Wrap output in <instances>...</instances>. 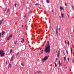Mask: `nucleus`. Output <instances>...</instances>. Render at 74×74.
Segmentation results:
<instances>
[{"label": "nucleus", "mask_w": 74, "mask_h": 74, "mask_svg": "<svg viewBox=\"0 0 74 74\" xmlns=\"http://www.w3.org/2000/svg\"><path fill=\"white\" fill-rule=\"evenodd\" d=\"M46 2L47 3H50V1H49V0H46Z\"/></svg>", "instance_id": "9"}, {"label": "nucleus", "mask_w": 74, "mask_h": 74, "mask_svg": "<svg viewBox=\"0 0 74 74\" xmlns=\"http://www.w3.org/2000/svg\"><path fill=\"white\" fill-rule=\"evenodd\" d=\"M21 42H22L23 43L24 42V38H23L21 39Z\"/></svg>", "instance_id": "5"}, {"label": "nucleus", "mask_w": 74, "mask_h": 74, "mask_svg": "<svg viewBox=\"0 0 74 74\" xmlns=\"http://www.w3.org/2000/svg\"><path fill=\"white\" fill-rule=\"evenodd\" d=\"M61 16H62V17L63 18L64 16V14H62V13H61Z\"/></svg>", "instance_id": "12"}, {"label": "nucleus", "mask_w": 74, "mask_h": 74, "mask_svg": "<svg viewBox=\"0 0 74 74\" xmlns=\"http://www.w3.org/2000/svg\"><path fill=\"white\" fill-rule=\"evenodd\" d=\"M60 18H61V17H60Z\"/></svg>", "instance_id": "56"}, {"label": "nucleus", "mask_w": 74, "mask_h": 74, "mask_svg": "<svg viewBox=\"0 0 74 74\" xmlns=\"http://www.w3.org/2000/svg\"><path fill=\"white\" fill-rule=\"evenodd\" d=\"M67 60L68 61H69V58H67Z\"/></svg>", "instance_id": "35"}, {"label": "nucleus", "mask_w": 74, "mask_h": 74, "mask_svg": "<svg viewBox=\"0 0 74 74\" xmlns=\"http://www.w3.org/2000/svg\"><path fill=\"white\" fill-rule=\"evenodd\" d=\"M60 11H62V10H64V9H63V8L61 6L60 7Z\"/></svg>", "instance_id": "6"}, {"label": "nucleus", "mask_w": 74, "mask_h": 74, "mask_svg": "<svg viewBox=\"0 0 74 74\" xmlns=\"http://www.w3.org/2000/svg\"><path fill=\"white\" fill-rule=\"evenodd\" d=\"M21 66H23V63H21Z\"/></svg>", "instance_id": "36"}, {"label": "nucleus", "mask_w": 74, "mask_h": 74, "mask_svg": "<svg viewBox=\"0 0 74 74\" xmlns=\"http://www.w3.org/2000/svg\"><path fill=\"white\" fill-rule=\"evenodd\" d=\"M5 33V32L4 31H3L2 32V35L3 36Z\"/></svg>", "instance_id": "11"}, {"label": "nucleus", "mask_w": 74, "mask_h": 74, "mask_svg": "<svg viewBox=\"0 0 74 74\" xmlns=\"http://www.w3.org/2000/svg\"><path fill=\"white\" fill-rule=\"evenodd\" d=\"M40 48V50H41V49H42V48Z\"/></svg>", "instance_id": "42"}, {"label": "nucleus", "mask_w": 74, "mask_h": 74, "mask_svg": "<svg viewBox=\"0 0 74 74\" xmlns=\"http://www.w3.org/2000/svg\"><path fill=\"white\" fill-rule=\"evenodd\" d=\"M12 49H11L10 50V53H11V52H12Z\"/></svg>", "instance_id": "23"}, {"label": "nucleus", "mask_w": 74, "mask_h": 74, "mask_svg": "<svg viewBox=\"0 0 74 74\" xmlns=\"http://www.w3.org/2000/svg\"><path fill=\"white\" fill-rule=\"evenodd\" d=\"M48 44H46V45L45 46V51L46 53H49L50 52V51H51V49L50 48V45L49 43H47Z\"/></svg>", "instance_id": "1"}, {"label": "nucleus", "mask_w": 74, "mask_h": 74, "mask_svg": "<svg viewBox=\"0 0 74 74\" xmlns=\"http://www.w3.org/2000/svg\"><path fill=\"white\" fill-rule=\"evenodd\" d=\"M10 38L9 36L7 39L6 40H9Z\"/></svg>", "instance_id": "14"}, {"label": "nucleus", "mask_w": 74, "mask_h": 74, "mask_svg": "<svg viewBox=\"0 0 74 74\" xmlns=\"http://www.w3.org/2000/svg\"><path fill=\"white\" fill-rule=\"evenodd\" d=\"M39 32H41V31L39 30Z\"/></svg>", "instance_id": "47"}, {"label": "nucleus", "mask_w": 74, "mask_h": 74, "mask_svg": "<svg viewBox=\"0 0 74 74\" xmlns=\"http://www.w3.org/2000/svg\"><path fill=\"white\" fill-rule=\"evenodd\" d=\"M4 55H5V53H4V51L2 50H0V56H4Z\"/></svg>", "instance_id": "2"}, {"label": "nucleus", "mask_w": 74, "mask_h": 74, "mask_svg": "<svg viewBox=\"0 0 74 74\" xmlns=\"http://www.w3.org/2000/svg\"><path fill=\"white\" fill-rule=\"evenodd\" d=\"M17 42V40H16V42H15V44L16 45V43Z\"/></svg>", "instance_id": "28"}, {"label": "nucleus", "mask_w": 74, "mask_h": 74, "mask_svg": "<svg viewBox=\"0 0 74 74\" xmlns=\"http://www.w3.org/2000/svg\"><path fill=\"white\" fill-rule=\"evenodd\" d=\"M38 60H38V59L37 61H38Z\"/></svg>", "instance_id": "53"}, {"label": "nucleus", "mask_w": 74, "mask_h": 74, "mask_svg": "<svg viewBox=\"0 0 74 74\" xmlns=\"http://www.w3.org/2000/svg\"><path fill=\"white\" fill-rule=\"evenodd\" d=\"M14 57V55H13L11 58V60H10L11 61H12V60H13Z\"/></svg>", "instance_id": "7"}, {"label": "nucleus", "mask_w": 74, "mask_h": 74, "mask_svg": "<svg viewBox=\"0 0 74 74\" xmlns=\"http://www.w3.org/2000/svg\"><path fill=\"white\" fill-rule=\"evenodd\" d=\"M60 51H59L58 52L57 54L58 55H60Z\"/></svg>", "instance_id": "20"}, {"label": "nucleus", "mask_w": 74, "mask_h": 74, "mask_svg": "<svg viewBox=\"0 0 74 74\" xmlns=\"http://www.w3.org/2000/svg\"><path fill=\"white\" fill-rule=\"evenodd\" d=\"M52 12H53V10H52Z\"/></svg>", "instance_id": "57"}, {"label": "nucleus", "mask_w": 74, "mask_h": 74, "mask_svg": "<svg viewBox=\"0 0 74 74\" xmlns=\"http://www.w3.org/2000/svg\"><path fill=\"white\" fill-rule=\"evenodd\" d=\"M34 74H36V73H34Z\"/></svg>", "instance_id": "48"}, {"label": "nucleus", "mask_w": 74, "mask_h": 74, "mask_svg": "<svg viewBox=\"0 0 74 74\" xmlns=\"http://www.w3.org/2000/svg\"><path fill=\"white\" fill-rule=\"evenodd\" d=\"M65 5H66V6L67 5V4H66V3H65Z\"/></svg>", "instance_id": "38"}, {"label": "nucleus", "mask_w": 74, "mask_h": 74, "mask_svg": "<svg viewBox=\"0 0 74 74\" xmlns=\"http://www.w3.org/2000/svg\"><path fill=\"white\" fill-rule=\"evenodd\" d=\"M48 57L47 56H46L44 58L42 59V62H44L46 60H47L48 59Z\"/></svg>", "instance_id": "3"}, {"label": "nucleus", "mask_w": 74, "mask_h": 74, "mask_svg": "<svg viewBox=\"0 0 74 74\" xmlns=\"http://www.w3.org/2000/svg\"><path fill=\"white\" fill-rule=\"evenodd\" d=\"M19 53H17L16 54V56H18V55H19Z\"/></svg>", "instance_id": "30"}, {"label": "nucleus", "mask_w": 74, "mask_h": 74, "mask_svg": "<svg viewBox=\"0 0 74 74\" xmlns=\"http://www.w3.org/2000/svg\"><path fill=\"white\" fill-rule=\"evenodd\" d=\"M63 53H64V55H65V54H64V52Z\"/></svg>", "instance_id": "51"}, {"label": "nucleus", "mask_w": 74, "mask_h": 74, "mask_svg": "<svg viewBox=\"0 0 74 74\" xmlns=\"http://www.w3.org/2000/svg\"><path fill=\"white\" fill-rule=\"evenodd\" d=\"M11 64H9L8 66V69H10V68H11Z\"/></svg>", "instance_id": "8"}, {"label": "nucleus", "mask_w": 74, "mask_h": 74, "mask_svg": "<svg viewBox=\"0 0 74 74\" xmlns=\"http://www.w3.org/2000/svg\"><path fill=\"white\" fill-rule=\"evenodd\" d=\"M56 35H58V31L56 30Z\"/></svg>", "instance_id": "19"}, {"label": "nucleus", "mask_w": 74, "mask_h": 74, "mask_svg": "<svg viewBox=\"0 0 74 74\" xmlns=\"http://www.w3.org/2000/svg\"><path fill=\"white\" fill-rule=\"evenodd\" d=\"M59 30H60V28H59Z\"/></svg>", "instance_id": "50"}, {"label": "nucleus", "mask_w": 74, "mask_h": 74, "mask_svg": "<svg viewBox=\"0 0 74 74\" xmlns=\"http://www.w3.org/2000/svg\"><path fill=\"white\" fill-rule=\"evenodd\" d=\"M35 5H40V4L38 3H36L35 4Z\"/></svg>", "instance_id": "18"}, {"label": "nucleus", "mask_w": 74, "mask_h": 74, "mask_svg": "<svg viewBox=\"0 0 74 74\" xmlns=\"http://www.w3.org/2000/svg\"><path fill=\"white\" fill-rule=\"evenodd\" d=\"M1 37V33H0V37Z\"/></svg>", "instance_id": "41"}, {"label": "nucleus", "mask_w": 74, "mask_h": 74, "mask_svg": "<svg viewBox=\"0 0 74 74\" xmlns=\"http://www.w3.org/2000/svg\"><path fill=\"white\" fill-rule=\"evenodd\" d=\"M9 37L10 38V37H12V35L10 34L9 35Z\"/></svg>", "instance_id": "15"}, {"label": "nucleus", "mask_w": 74, "mask_h": 74, "mask_svg": "<svg viewBox=\"0 0 74 74\" xmlns=\"http://www.w3.org/2000/svg\"><path fill=\"white\" fill-rule=\"evenodd\" d=\"M21 44L20 43V47H21Z\"/></svg>", "instance_id": "43"}, {"label": "nucleus", "mask_w": 74, "mask_h": 74, "mask_svg": "<svg viewBox=\"0 0 74 74\" xmlns=\"http://www.w3.org/2000/svg\"><path fill=\"white\" fill-rule=\"evenodd\" d=\"M70 48H71V53H72V48H71V47H70Z\"/></svg>", "instance_id": "13"}, {"label": "nucleus", "mask_w": 74, "mask_h": 74, "mask_svg": "<svg viewBox=\"0 0 74 74\" xmlns=\"http://www.w3.org/2000/svg\"><path fill=\"white\" fill-rule=\"evenodd\" d=\"M16 3L14 4V6L15 7H16Z\"/></svg>", "instance_id": "34"}, {"label": "nucleus", "mask_w": 74, "mask_h": 74, "mask_svg": "<svg viewBox=\"0 0 74 74\" xmlns=\"http://www.w3.org/2000/svg\"><path fill=\"white\" fill-rule=\"evenodd\" d=\"M22 27H23V25H22Z\"/></svg>", "instance_id": "55"}, {"label": "nucleus", "mask_w": 74, "mask_h": 74, "mask_svg": "<svg viewBox=\"0 0 74 74\" xmlns=\"http://www.w3.org/2000/svg\"><path fill=\"white\" fill-rule=\"evenodd\" d=\"M0 27H1V26H0Z\"/></svg>", "instance_id": "58"}, {"label": "nucleus", "mask_w": 74, "mask_h": 74, "mask_svg": "<svg viewBox=\"0 0 74 74\" xmlns=\"http://www.w3.org/2000/svg\"><path fill=\"white\" fill-rule=\"evenodd\" d=\"M58 64L59 65V67H60V66H62V64L60 63V61H59L58 62Z\"/></svg>", "instance_id": "4"}, {"label": "nucleus", "mask_w": 74, "mask_h": 74, "mask_svg": "<svg viewBox=\"0 0 74 74\" xmlns=\"http://www.w3.org/2000/svg\"><path fill=\"white\" fill-rule=\"evenodd\" d=\"M66 53L67 55H69V53H68V51H67V50H66Z\"/></svg>", "instance_id": "21"}, {"label": "nucleus", "mask_w": 74, "mask_h": 74, "mask_svg": "<svg viewBox=\"0 0 74 74\" xmlns=\"http://www.w3.org/2000/svg\"><path fill=\"white\" fill-rule=\"evenodd\" d=\"M38 74H40L41 73V71H39L38 72Z\"/></svg>", "instance_id": "22"}, {"label": "nucleus", "mask_w": 74, "mask_h": 74, "mask_svg": "<svg viewBox=\"0 0 74 74\" xmlns=\"http://www.w3.org/2000/svg\"><path fill=\"white\" fill-rule=\"evenodd\" d=\"M58 28H57L56 30L58 31Z\"/></svg>", "instance_id": "40"}, {"label": "nucleus", "mask_w": 74, "mask_h": 74, "mask_svg": "<svg viewBox=\"0 0 74 74\" xmlns=\"http://www.w3.org/2000/svg\"><path fill=\"white\" fill-rule=\"evenodd\" d=\"M55 67H56V66H57L56 65V63H55Z\"/></svg>", "instance_id": "33"}, {"label": "nucleus", "mask_w": 74, "mask_h": 74, "mask_svg": "<svg viewBox=\"0 0 74 74\" xmlns=\"http://www.w3.org/2000/svg\"><path fill=\"white\" fill-rule=\"evenodd\" d=\"M45 42H46V41H45L44 42V43H45Z\"/></svg>", "instance_id": "52"}, {"label": "nucleus", "mask_w": 74, "mask_h": 74, "mask_svg": "<svg viewBox=\"0 0 74 74\" xmlns=\"http://www.w3.org/2000/svg\"><path fill=\"white\" fill-rule=\"evenodd\" d=\"M56 60H58V58H56Z\"/></svg>", "instance_id": "44"}, {"label": "nucleus", "mask_w": 74, "mask_h": 74, "mask_svg": "<svg viewBox=\"0 0 74 74\" xmlns=\"http://www.w3.org/2000/svg\"><path fill=\"white\" fill-rule=\"evenodd\" d=\"M74 59H73V62H74Z\"/></svg>", "instance_id": "49"}, {"label": "nucleus", "mask_w": 74, "mask_h": 74, "mask_svg": "<svg viewBox=\"0 0 74 74\" xmlns=\"http://www.w3.org/2000/svg\"><path fill=\"white\" fill-rule=\"evenodd\" d=\"M67 44H68V45L69 46V41H67Z\"/></svg>", "instance_id": "26"}, {"label": "nucleus", "mask_w": 74, "mask_h": 74, "mask_svg": "<svg viewBox=\"0 0 74 74\" xmlns=\"http://www.w3.org/2000/svg\"><path fill=\"white\" fill-rule=\"evenodd\" d=\"M32 12H33V11H30L29 12V13H32Z\"/></svg>", "instance_id": "24"}, {"label": "nucleus", "mask_w": 74, "mask_h": 74, "mask_svg": "<svg viewBox=\"0 0 74 74\" xmlns=\"http://www.w3.org/2000/svg\"><path fill=\"white\" fill-rule=\"evenodd\" d=\"M59 54H57V57L58 58H59Z\"/></svg>", "instance_id": "32"}, {"label": "nucleus", "mask_w": 74, "mask_h": 74, "mask_svg": "<svg viewBox=\"0 0 74 74\" xmlns=\"http://www.w3.org/2000/svg\"><path fill=\"white\" fill-rule=\"evenodd\" d=\"M7 10V8H6L5 10H3L4 11H6V10Z\"/></svg>", "instance_id": "16"}, {"label": "nucleus", "mask_w": 74, "mask_h": 74, "mask_svg": "<svg viewBox=\"0 0 74 74\" xmlns=\"http://www.w3.org/2000/svg\"><path fill=\"white\" fill-rule=\"evenodd\" d=\"M9 8L8 9V10L7 11V12H9Z\"/></svg>", "instance_id": "27"}, {"label": "nucleus", "mask_w": 74, "mask_h": 74, "mask_svg": "<svg viewBox=\"0 0 74 74\" xmlns=\"http://www.w3.org/2000/svg\"><path fill=\"white\" fill-rule=\"evenodd\" d=\"M67 15H68V18H70V17L69 16V14H67Z\"/></svg>", "instance_id": "31"}, {"label": "nucleus", "mask_w": 74, "mask_h": 74, "mask_svg": "<svg viewBox=\"0 0 74 74\" xmlns=\"http://www.w3.org/2000/svg\"><path fill=\"white\" fill-rule=\"evenodd\" d=\"M7 61H6V62H5V63H6V64H7Z\"/></svg>", "instance_id": "46"}, {"label": "nucleus", "mask_w": 74, "mask_h": 74, "mask_svg": "<svg viewBox=\"0 0 74 74\" xmlns=\"http://www.w3.org/2000/svg\"><path fill=\"white\" fill-rule=\"evenodd\" d=\"M64 42L65 44H66V40H65Z\"/></svg>", "instance_id": "37"}, {"label": "nucleus", "mask_w": 74, "mask_h": 74, "mask_svg": "<svg viewBox=\"0 0 74 74\" xmlns=\"http://www.w3.org/2000/svg\"><path fill=\"white\" fill-rule=\"evenodd\" d=\"M40 52L41 53H43V50H42V51H40Z\"/></svg>", "instance_id": "17"}, {"label": "nucleus", "mask_w": 74, "mask_h": 74, "mask_svg": "<svg viewBox=\"0 0 74 74\" xmlns=\"http://www.w3.org/2000/svg\"><path fill=\"white\" fill-rule=\"evenodd\" d=\"M3 21V19L1 20H0V25L1 24V23Z\"/></svg>", "instance_id": "10"}, {"label": "nucleus", "mask_w": 74, "mask_h": 74, "mask_svg": "<svg viewBox=\"0 0 74 74\" xmlns=\"http://www.w3.org/2000/svg\"><path fill=\"white\" fill-rule=\"evenodd\" d=\"M26 14H25V15H24V18H25V17H26Z\"/></svg>", "instance_id": "25"}, {"label": "nucleus", "mask_w": 74, "mask_h": 74, "mask_svg": "<svg viewBox=\"0 0 74 74\" xmlns=\"http://www.w3.org/2000/svg\"><path fill=\"white\" fill-rule=\"evenodd\" d=\"M64 60H66V58H65V57H64Z\"/></svg>", "instance_id": "29"}, {"label": "nucleus", "mask_w": 74, "mask_h": 74, "mask_svg": "<svg viewBox=\"0 0 74 74\" xmlns=\"http://www.w3.org/2000/svg\"><path fill=\"white\" fill-rule=\"evenodd\" d=\"M69 29V28H67L66 29V30H68Z\"/></svg>", "instance_id": "39"}, {"label": "nucleus", "mask_w": 74, "mask_h": 74, "mask_svg": "<svg viewBox=\"0 0 74 74\" xmlns=\"http://www.w3.org/2000/svg\"><path fill=\"white\" fill-rule=\"evenodd\" d=\"M72 7H73V8H74V7H73V6H72Z\"/></svg>", "instance_id": "45"}, {"label": "nucleus", "mask_w": 74, "mask_h": 74, "mask_svg": "<svg viewBox=\"0 0 74 74\" xmlns=\"http://www.w3.org/2000/svg\"><path fill=\"white\" fill-rule=\"evenodd\" d=\"M45 19H46V20H47V18H45Z\"/></svg>", "instance_id": "54"}]
</instances>
